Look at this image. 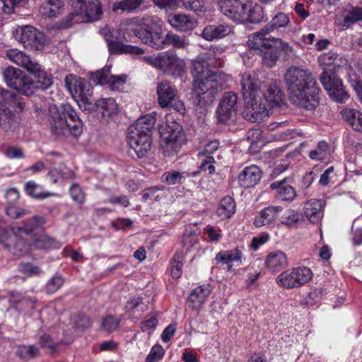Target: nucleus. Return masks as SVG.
Returning a JSON list of instances; mask_svg holds the SVG:
<instances>
[{
	"instance_id": "3c124183",
	"label": "nucleus",
	"mask_w": 362,
	"mask_h": 362,
	"mask_svg": "<svg viewBox=\"0 0 362 362\" xmlns=\"http://www.w3.org/2000/svg\"><path fill=\"white\" fill-rule=\"evenodd\" d=\"M2 3V10L5 13H11L15 11V8L19 6H25L28 0H0Z\"/></svg>"
},
{
	"instance_id": "8fccbe9b",
	"label": "nucleus",
	"mask_w": 362,
	"mask_h": 362,
	"mask_svg": "<svg viewBox=\"0 0 362 362\" xmlns=\"http://www.w3.org/2000/svg\"><path fill=\"white\" fill-rule=\"evenodd\" d=\"M330 148L327 142L322 141L318 143L316 149L310 151L309 155L310 158H315V156L320 157L319 158H324L329 156Z\"/></svg>"
},
{
	"instance_id": "338daca9",
	"label": "nucleus",
	"mask_w": 362,
	"mask_h": 362,
	"mask_svg": "<svg viewBox=\"0 0 362 362\" xmlns=\"http://www.w3.org/2000/svg\"><path fill=\"white\" fill-rule=\"evenodd\" d=\"M187 9L192 10L196 13L203 11V5L201 0H180Z\"/></svg>"
},
{
	"instance_id": "5fc2aeb1",
	"label": "nucleus",
	"mask_w": 362,
	"mask_h": 362,
	"mask_svg": "<svg viewBox=\"0 0 362 362\" xmlns=\"http://www.w3.org/2000/svg\"><path fill=\"white\" fill-rule=\"evenodd\" d=\"M164 188L165 187L163 186H154L146 188L143 192L142 198L145 201L148 199H153L155 202H159L161 197L158 192L160 191H163Z\"/></svg>"
},
{
	"instance_id": "4468645a",
	"label": "nucleus",
	"mask_w": 362,
	"mask_h": 362,
	"mask_svg": "<svg viewBox=\"0 0 362 362\" xmlns=\"http://www.w3.org/2000/svg\"><path fill=\"white\" fill-rule=\"evenodd\" d=\"M313 277L311 270L305 267L288 269L278 276L276 284L283 288L291 289L298 288L309 282Z\"/></svg>"
},
{
	"instance_id": "39448f33",
	"label": "nucleus",
	"mask_w": 362,
	"mask_h": 362,
	"mask_svg": "<svg viewBox=\"0 0 362 362\" xmlns=\"http://www.w3.org/2000/svg\"><path fill=\"white\" fill-rule=\"evenodd\" d=\"M242 93L245 101L243 117L251 122H260L268 117L265 100L258 90L260 80L255 72L244 74L241 79Z\"/></svg>"
},
{
	"instance_id": "e2e57ef3",
	"label": "nucleus",
	"mask_w": 362,
	"mask_h": 362,
	"mask_svg": "<svg viewBox=\"0 0 362 362\" xmlns=\"http://www.w3.org/2000/svg\"><path fill=\"white\" fill-rule=\"evenodd\" d=\"M69 193L74 202L78 204H82L84 202L85 194L77 183L73 184L71 185L69 189Z\"/></svg>"
},
{
	"instance_id": "cd10ccee",
	"label": "nucleus",
	"mask_w": 362,
	"mask_h": 362,
	"mask_svg": "<svg viewBox=\"0 0 362 362\" xmlns=\"http://www.w3.org/2000/svg\"><path fill=\"white\" fill-rule=\"evenodd\" d=\"M341 25L344 28L362 21V6L348 5L341 11Z\"/></svg>"
},
{
	"instance_id": "c03bdc74",
	"label": "nucleus",
	"mask_w": 362,
	"mask_h": 362,
	"mask_svg": "<svg viewBox=\"0 0 362 362\" xmlns=\"http://www.w3.org/2000/svg\"><path fill=\"white\" fill-rule=\"evenodd\" d=\"M240 258L241 253L238 249H234L230 251L220 252L216 256V260L223 264H229L232 262L239 261Z\"/></svg>"
},
{
	"instance_id": "393cba45",
	"label": "nucleus",
	"mask_w": 362,
	"mask_h": 362,
	"mask_svg": "<svg viewBox=\"0 0 362 362\" xmlns=\"http://www.w3.org/2000/svg\"><path fill=\"white\" fill-rule=\"evenodd\" d=\"M6 57L14 64L23 67L28 71L36 70L37 62L31 59L22 51L16 49H9L6 52Z\"/></svg>"
},
{
	"instance_id": "bb28decb",
	"label": "nucleus",
	"mask_w": 362,
	"mask_h": 362,
	"mask_svg": "<svg viewBox=\"0 0 362 362\" xmlns=\"http://www.w3.org/2000/svg\"><path fill=\"white\" fill-rule=\"evenodd\" d=\"M261 179V170L256 165L247 167L238 176V182L244 188L254 187Z\"/></svg>"
},
{
	"instance_id": "69168bd1",
	"label": "nucleus",
	"mask_w": 362,
	"mask_h": 362,
	"mask_svg": "<svg viewBox=\"0 0 362 362\" xmlns=\"http://www.w3.org/2000/svg\"><path fill=\"white\" fill-rule=\"evenodd\" d=\"M153 4L162 9H175L179 7L180 0H152Z\"/></svg>"
},
{
	"instance_id": "2eb2a0df",
	"label": "nucleus",
	"mask_w": 362,
	"mask_h": 362,
	"mask_svg": "<svg viewBox=\"0 0 362 362\" xmlns=\"http://www.w3.org/2000/svg\"><path fill=\"white\" fill-rule=\"evenodd\" d=\"M156 94L158 104L161 107H172L180 112L185 111L184 103L179 99L177 90L168 81H162L157 83Z\"/></svg>"
},
{
	"instance_id": "052dcab7",
	"label": "nucleus",
	"mask_w": 362,
	"mask_h": 362,
	"mask_svg": "<svg viewBox=\"0 0 362 362\" xmlns=\"http://www.w3.org/2000/svg\"><path fill=\"white\" fill-rule=\"evenodd\" d=\"M6 214L8 216L13 219L20 218L27 214H30V211L25 209H21L13 205L8 206L6 209Z\"/></svg>"
},
{
	"instance_id": "0eeeda50",
	"label": "nucleus",
	"mask_w": 362,
	"mask_h": 362,
	"mask_svg": "<svg viewBox=\"0 0 362 362\" xmlns=\"http://www.w3.org/2000/svg\"><path fill=\"white\" fill-rule=\"evenodd\" d=\"M155 124V117L146 115L128 128L127 142L139 158L146 156L151 148V134Z\"/></svg>"
},
{
	"instance_id": "ea45409f",
	"label": "nucleus",
	"mask_w": 362,
	"mask_h": 362,
	"mask_svg": "<svg viewBox=\"0 0 362 362\" xmlns=\"http://www.w3.org/2000/svg\"><path fill=\"white\" fill-rule=\"evenodd\" d=\"M235 211V204L231 197H223L217 208V215L221 219L230 218Z\"/></svg>"
},
{
	"instance_id": "a878e982",
	"label": "nucleus",
	"mask_w": 362,
	"mask_h": 362,
	"mask_svg": "<svg viewBox=\"0 0 362 362\" xmlns=\"http://www.w3.org/2000/svg\"><path fill=\"white\" fill-rule=\"evenodd\" d=\"M324 202L321 199H312L304 206V214L312 223H317L323 216Z\"/></svg>"
},
{
	"instance_id": "bf43d9fd",
	"label": "nucleus",
	"mask_w": 362,
	"mask_h": 362,
	"mask_svg": "<svg viewBox=\"0 0 362 362\" xmlns=\"http://www.w3.org/2000/svg\"><path fill=\"white\" fill-rule=\"evenodd\" d=\"M18 269L21 273L29 276L37 275L41 272L40 267L34 266L29 262H21L18 264Z\"/></svg>"
},
{
	"instance_id": "13d9d810",
	"label": "nucleus",
	"mask_w": 362,
	"mask_h": 362,
	"mask_svg": "<svg viewBox=\"0 0 362 362\" xmlns=\"http://www.w3.org/2000/svg\"><path fill=\"white\" fill-rule=\"evenodd\" d=\"M64 279L60 275H54L47 284V292L54 293L57 291L63 285Z\"/></svg>"
},
{
	"instance_id": "a18cd8bd",
	"label": "nucleus",
	"mask_w": 362,
	"mask_h": 362,
	"mask_svg": "<svg viewBox=\"0 0 362 362\" xmlns=\"http://www.w3.org/2000/svg\"><path fill=\"white\" fill-rule=\"evenodd\" d=\"M300 218V214L293 209H288L282 210L280 214L279 221L281 223L286 226H292L298 222Z\"/></svg>"
},
{
	"instance_id": "b1692460",
	"label": "nucleus",
	"mask_w": 362,
	"mask_h": 362,
	"mask_svg": "<svg viewBox=\"0 0 362 362\" xmlns=\"http://www.w3.org/2000/svg\"><path fill=\"white\" fill-rule=\"evenodd\" d=\"M91 106H86L84 112H91L93 111L100 112L103 117H110L115 115L118 110V106L112 98H100L95 103L91 100Z\"/></svg>"
},
{
	"instance_id": "f03ea898",
	"label": "nucleus",
	"mask_w": 362,
	"mask_h": 362,
	"mask_svg": "<svg viewBox=\"0 0 362 362\" xmlns=\"http://www.w3.org/2000/svg\"><path fill=\"white\" fill-rule=\"evenodd\" d=\"M122 25L127 31L132 32L144 44L156 49H163L170 45L176 49H185L189 45L188 38L184 35L168 32L163 36L157 18L134 17L126 19Z\"/></svg>"
},
{
	"instance_id": "4d7b16f0",
	"label": "nucleus",
	"mask_w": 362,
	"mask_h": 362,
	"mask_svg": "<svg viewBox=\"0 0 362 362\" xmlns=\"http://www.w3.org/2000/svg\"><path fill=\"white\" fill-rule=\"evenodd\" d=\"M219 142L216 140L209 141L199 151L198 156H204L206 158H214L213 153L218 149Z\"/></svg>"
},
{
	"instance_id": "0e129e2a",
	"label": "nucleus",
	"mask_w": 362,
	"mask_h": 362,
	"mask_svg": "<svg viewBox=\"0 0 362 362\" xmlns=\"http://www.w3.org/2000/svg\"><path fill=\"white\" fill-rule=\"evenodd\" d=\"M337 59V54L334 52L324 53L319 57V62L324 66H332L335 65Z\"/></svg>"
},
{
	"instance_id": "a19ab883",
	"label": "nucleus",
	"mask_w": 362,
	"mask_h": 362,
	"mask_svg": "<svg viewBox=\"0 0 362 362\" xmlns=\"http://www.w3.org/2000/svg\"><path fill=\"white\" fill-rule=\"evenodd\" d=\"M143 3L144 0H122L116 1L112 4V11L115 12L121 11L130 13L138 8Z\"/></svg>"
},
{
	"instance_id": "6e6d98bb",
	"label": "nucleus",
	"mask_w": 362,
	"mask_h": 362,
	"mask_svg": "<svg viewBox=\"0 0 362 362\" xmlns=\"http://www.w3.org/2000/svg\"><path fill=\"white\" fill-rule=\"evenodd\" d=\"M183 175L177 171L165 172L162 175V181L169 185L180 183Z\"/></svg>"
},
{
	"instance_id": "680f3d73",
	"label": "nucleus",
	"mask_w": 362,
	"mask_h": 362,
	"mask_svg": "<svg viewBox=\"0 0 362 362\" xmlns=\"http://www.w3.org/2000/svg\"><path fill=\"white\" fill-rule=\"evenodd\" d=\"M164 355V350L160 345L153 346L150 353L146 357V362H157L160 360Z\"/></svg>"
},
{
	"instance_id": "58836bf2",
	"label": "nucleus",
	"mask_w": 362,
	"mask_h": 362,
	"mask_svg": "<svg viewBox=\"0 0 362 362\" xmlns=\"http://www.w3.org/2000/svg\"><path fill=\"white\" fill-rule=\"evenodd\" d=\"M33 238L22 236L19 238H15L13 244H11L8 251L13 255H22L25 254L33 243Z\"/></svg>"
},
{
	"instance_id": "aec40b11",
	"label": "nucleus",
	"mask_w": 362,
	"mask_h": 362,
	"mask_svg": "<svg viewBox=\"0 0 362 362\" xmlns=\"http://www.w3.org/2000/svg\"><path fill=\"white\" fill-rule=\"evenodd\" d=\"M92 80L97 84H108L112 90H120L126 81L124 76L110 74V68L107 66L93 74Z\"/></svg>"
},
{
	"instance_id": "423d86ee",
	"label": "nucleus",
	"mask_w": 362,
	"mask_h": 362,
	"mask_svg": "<svg viewBox=\"0 0 362 362\" xmlns=\"http://www.w3.org/2000/svg\"><path fill=\"white\" fill-rule=\"evenodd\" d=\"M48 122L51 134L56 137L65 136L68 132L77 137L83 132V123L69 103L49 105Z\"/></svg>"
},
{
	"instance_id": "2f4dec72",
	"label": "nucleus",
	"mask_w": 362,
	"mask_h": 362,
	"mask_svg": "<svg viewBox=\"0 0 362 362\" xmlns=\"http://www.w3.org/2000/svg\"><path fill=\"white\" fill-rule=\"evenodd\" d=\"M265 264L269 270L279 271L288 266L287 256L281 250L271 252L266 258Z\"/></svg>"
},
{
	"instance_id": "6ab92c4d",
	"label": "nucleus",
	"mask_w": 362,
	"mask_h": 362,
	"mask_svg": "<svg viewBox=\"0 0 362 362\" xmlns=\"http://www.w3.org/2000/svg\"><path fill=\"white\" fill-rule=\"evenodd\" d=\"M218 5L221 12L224 16L235 22L244 23L247 1L221 0Z\"/></svg>"
},
{
	"instance_id": "412c9836",
	"label": "nucleus",
	"mask_w": 362,
	"mask_h": 362,
	"mask_svg": "<svg viewBox=\"0 0 362 362\" xmlns=\"http://www.w3.org/2000/svg\"><path fill=\"white\" fill-rule=\"evenodd\" d=\"M47 219L45 217L41 216H34L32 218L23 221V226H12L13 233L17 238L25 236L33 238V232L38 228L45 225Z\"/></svg>"
},
{
	"instance_id": "e433bc0d",
	"label": "nucleus",
	"mask_w": 362,
	"mask_h": 362,
	"mask_svg": "<svg viewBox=\"0 0 362 362\" xmlns=\"http://www.w3.org/2000/svg\"><path fill=\"white\" fill-rule=\"evenodd\" d=\"M245 10L246 16H244V22L247 21L252 23H257L262 21L264 11L263 8L260 5L253 4L251 1L247 0Z\"/></svg>"
},
{
	"instance_id": "603ef678",
	"label": "nucleus",
	"mask_w": 362,
	"mask_h": 362,
	"mask_svg": "<svg viewBox=\"0 0 362 362\" xmlns=\"http://www.w3.org/2000/svg\"><path fill=\"white\" fill-rule=\"evenodd\" d=\"M15 238H18L13 234L12 229L11 231H8L6 228L0 226V243L8 250L11 244H13Z\"/></svg>"
},
{
	"instance_id": "37998d69",
	"label": "nucleus",
	"mask_w": 362,
	"mask_h": 362,
	"mask_svg": "<svg viewBox=\"0 0 362 362\" xmlns=\"http://www.w3.org/2000/svg\"><path fill=\"white\" fill-rule=\"evenodd\" d=\"M240 258L241 253L238 249H234L230 251L220 252L216 256V260L223 264H229L232 262L239 261Z\"/></svg>"
},
{
	"instance_id": "ddd939ff",
	"label": "nucleus",
	"mask_w": 362,
	"mask_h": 362,
	"mask_svg": "<svg viewBox=\"0 0 362 362\" xmlns=\"http://www.w3.org/2000/svg\"><path fill=\"white\" fill-rule=\"evenodd\" d=\"M2 75L6 85L19 93L25 95H30L34 93L35 85L33 80L21 70L8 66L2 71Z\"/></svg>"
},
{
	"instance_id": "774afa93",
	"label": "nucleus",
	"mask_w": 362,
	"mask_h": 362,
	"mask_svg": "<svg viewBox=\"0 0 362 362\" xmlns=\"http://www.w3.org/2000/svg\"><path fill=\"white\" fill-rule=\"evenodd\" d=\"M40 341L41 346L44 349H46L49 352H53L57 349L56 344L52 341V339L48 335H42L40 337Z\"/></svg>"
},
{
	"instance_id": "de8ad7c7",
	"label": "nucleus",
	"mask_w": 362,
	"mask_h": 362,
	"mask_svg": "<svg viewBox=\"0 0 362 362\" xmlns=\"http://www.w3.org/2000/svg\"><path fill=\"white\" fill-rule=\"evenodd\" d=\"M38 187L37 184H36L33 181L28 182L25 185V190L26 193L32 197L34 199H42L45 198H48L50 197H53L55 195L53 192H41V193H36L35 189Z\"/></svg>"
},
{
	"instance_id": "72a5a7b5",
	"label": "nucleus",
	"mask_w": 362,
	"mask_h": 362,
	"mask_svg": "<svg viewBox=\"0 0 362 362\" xmlns=\"http://www.w3.org/2000/svg\"><path fill=\"white\" fill-rule=\"evenodd\" d=\"M286 178L271 184L270 187L276 190V197L283 201H292L296 196V191L291 185H286Z\"/></svg>"
},
{
	"instance_id": "f8f14e48",
	"label": "nucleus",
	"mask_w": 362,
	"mask_h": 362,
	"mask_svg": "<svg viewBox=\"0 0 362 362\" xmlns=\"http://www.w3.org/2000/svg\"><path fill=\"white\" fill-rule=\"evenodd\" d=\"M13 36L24 48L30 51L42 50L47 41L43 33L30 25L18 27L13 33Z\"/></svg>"
},
{
	"instance_id": "c9c22d12",
	"label": "nucleus",
	"mask_w": 362,
	"mask_h": 362,
	"mask_svg": "<svg viewBox=\"0 0 362 362\" xmlns=\"http://www.w3.org/2000/svg\"><path fill=\"white\" fill-rule=\"evenodd\" d=\"M230 32V28L225 25H210L206 26L202 31V36L206 40L211 41L214 39L221 38L226 36Z\"/></svg>"
},
{
	"instance_id": "9b49d317",
	"label": "nucleus",
	"mask_w": 362,
	"mask_h": 362,
	"mask_svg": "<svg viewBox=\"0 0 362 362\" xmlns=\"http://www.w3.org/2000/svg\"><path fill=\"white\" fill-rule=\"evenodd\" d=\"M160 146L164 156H173L181 148L182 144V127L177 123L166 124L160 129Z\"/></svg>"
},
{
	"instance_id": "473e14b6",
	"label": "nucleus",
	"mask_w": 362,
	"mask_h": 362,
	"mask_svg": "<svg viewBox=\"0 0 362 362\" xmlns=\"http://www.w3.org/2000/svg\"><path fill=\"white\" fill-rule=\"evenodd\" d=\"M168 22L173 28L180 31L191 30L194 27V21L184 13H175L168 16Z\"/></svg>"
},
{
	"instance_id": "a211bd4d",
	"label": "nucleus",
	"mask_w": 362,
	"mask_h": 362,
	"mask_svg": "<svg viewBox=\"0 0 362 362\" xmlns=\"http://www.w3.org/2000/svg\"><path fill=\"white\" fill-rule=\"evenodd\" d=\"M320 81L334 100L344 103L348 99L349 95L344 89L341 80L332 72L324 71L321 74Z\"/></svg>"
},
{
	"instance_id": "f3484780",
	"label": "nucleus",
	"mask_w": 362,
	"mask_h": 362,
	"mask_svg": "<svg viewBox=\"0 0 362 362\" xmlns=\"http://www.w3.org/2000/svg\"><path fill=\"white\" fill-rule=\"evenodd\" d=\"M238 96L232 92L225 93L216 110L217 121L228 124L235 119L237 112Z\"/></svg>"
},
{
	"instance_id": "c756f323",
	"label": "nucleus",
	"mask_w": 362,
	"mask_h": 362,
	"mask_svg": "<svg viewBox=\"0 0 362 362\" xmlns=\"http://www.w3.org/2000/svg\"><path fill=\"white\" fill-rule=\"evenodd\" d=\"M64 9V4L62 0H46L39 6V13L44 18H56Z\"/></svg>"
},
{
	"instance_id": "dca6fc26",
	"label": "nucleus",
	"mask_w": 362,
	"mask_h": 362,
	"mask_svg": "<svg viewBox=\"0 0 362 362\" xmlns=\"http://www.w3.org/2000/svg\"><path fill=\"white\" fill-rule=\"evenodd\" d=\"M72 8H76L79 16L77 21L92 22L100 18L103 11L98 0H69Z\"/></svg>"
},
{
	"instance_id": "c85d7f7f",
	"label": "nucleus",
	"mask_w": 362,
	"mask_h": 362,
	"mask_svg": "<svg viewBox=\"0 0 362 362\" xmlns=\"http://www.w3.org/2000/svg\"><path fill=\"white\" fill-rule=\"evenodd\" d=\"M283 208L281 206H270L264 208L259 213V215L255 218L254 224L257 227H261L279 219L280 214L282 212Z\"/></svg>"
},
{
	"instance_id": "4be33fe9",
	"label": "nucleus",
	"mask_w": 362,
	"mask_h": 362,
	"mask_svg": "<svg viewBox=\"0 0 362 362\" xmlns=\"http://www.w3.org/2000/svg\"><path fill=\"white\" fill-rule=\"evenodd\" d=\"M259 92L262 94V98L270 104L274 105H279L283 99V93L276 82L268 81L262 82L260 81V87L258 88Z\"/></svg>"
},
{
	"instance_id": "49530a36",
	"label": "nucleus",
	"mask_w": 362,
	"mask_h": 362,
	"mask_svg": "<svg viewBox=\"0 0 362 362\" xmlns=\"http://www.w3.org/2000/svg\"><path fill=\"white\" fill-rule=\"evenodd\" d=\"M39 349L34 345H22L19 346L17 351L16 355L22 359L30 360L37 356Z\"/></svg>"
},
{
	"instance_id": "1a4fd4ad",
	"label": "nucleus",
	"mask_w": 362,
	"mask_h": 362,
	"mask_svg": "<svg viewBox=\"0 0 362 362\" xmlns=\"http://www.w3.org/2000/svg\"><path fill=\"white\" fill-rule=\"evenodd\" d=\"M144 60L164 74L172 76H180L184 71L185 66V61L173 51L146 56Z\"/></svg>"
},
{
	"instance_id": "f257e3e1",
	"label": "nucleus",
	"mask_w": 362,
	"mask_h": 362,
	"mask_svg": "<svg viewBox=\"0 0 362 362\" xmlns=\"http://www.w3.org/2000/svg\"><path fill=\"white\" fill-rule=\"evenodd\" d=\"M209 66L210 63L206 59H199L194 62L192 71L194 77L193 104L201 114L204 113L206 107L213 103L226 82L222 72L213 71Z\"/></svg>"
},
{
	"instance_id": "9d476101",
	"label": "nucleus",
	"mask_w": 362,
	"mask_h": 362,
	"mask_svg": "<svg viewBox=\"0 0 362 362\" xmlns=\"http://www.w3.org/2000/svg\"><path fill=\"white\" fill-rule=\"evenodd\" d=\"M65 87L77 101L80 109L84 112L88 105H91L93 88L86 79L69 74L64 79Z\"/></svg>"
},
{
	"instance_id": "7c9ffc66",
	"label": "nucleus",
	"mask_w": 362,
	"mask_h": 362,
	"mask_svg": "<svg viewBox=\"0 0 362 362\" xmlns=\"http://www.w3.org/2000/svg\"><path fill=\"white\" fill-rule=\"evenodd\" d=\"M211 292V288L209 284L202 285L194 288L188 297L189 301L192 303V308L199 309Z\"/></svg>"
},
{
	"instance_id": "09e8293b",
	"label": "nucleus",
	"mask_w": 362,
	"mask_h": 362,
	"mask_svg": "<svg viewBox=\"0 0 362 362\" xmlns=\"http://www.w3.org/2000/svg\"><path fill=\"white\" fill-rule=\"evenodd\" d=\"M79 13L76 8H73V11L60 22L58 23L57 28L64 29L70 28L74 23H83L82 21H77Z\"/></svg>"
},
{
	"instance_id": "6e6552de",
	"label": "nucleus",
	"mask_w": 362,
	"mask_h": 362,
	"mask_svg": "<svg viewBox=\"0 0 362 362\" xmlns=\"http://www.w3.org/2000/svg\"><path fill=\"white\" fill-rule=\"evenodd\" d=\"M0 129L4 132L15 131L19 126L21 117L7 105L21 112L25 107L22 97L8 90L0 89Z\"/></svg>"
},
{
	"instance_id": "4c0bfd02",
	"label": "nucleus",
	"mask_w": 362,
	"mask_h": 362,
	"mask_svg": "<svg viewBox=\"0 0 362 362\" xmlns=\"http://www.w3.org/2000/svg\"><path fill=\"white\" fill-rule=\"evenodd\" d=\"M28 72L36 78L37 84L40 88L47 89L53 83L52 75L47 73L38 62L36 70H30Z\"/></svg>"
},
{
	"instance_id": "79ce46f5",
	"label": "nucleus",
	"mask_w": 362,
	"mask_h": 362,
	"mask_svg": "<svg viewBox=\"0 0 362 362\" xmlns=\"http://www.w3.org/2000/svg\"><path fill=\"white\" fill-rule=\"evenodd\" d=\"M33 245L38 249H54L60 247L59 243L54 238L47 235H41L37 238H33Z\"/></svg>"
},
{
	"instance_id": "f704fd0d",
	"label": "nucleus",
	"mask_w": 362,
	"mask_h": 362,
	"mask_svg": "<svg viewBox=\"0 0 362 362\" xmlns=\"http://www.w3.org/2000/svg\"><path fill=\"white\" fill-rule=\"evenodd\" d=\"M341 115L354 130L362 132V112L355 110L346 108L341 111Z\"/></svg>"
},
{
	"instance_id": "7ed1b4c3",
	"label": "nucleus",
	"mask_w": 362,
	"mask_h": 362,
	"mask_svg": "<svg viewBox=\"0 0 362 362\" xmlns=\"http://www.w3.org/2000/svg\"><path fill=\"white\" fill-rule=\"evenodd\" d=\"M284 81L291 102L306 110H314L319 104L320 88L313 73L297 66H289Z\"/></svg>"
},
{
	"instance_id": "5701e85b",
	"label": "nucleus",
	"mask_w": 362,
	"mask_h": 362,
	"mask_svg": "<svg viewBox=\"0 0 362 362\" xmlns=\"http://www.w3.org/2000/svg\"><path fill=\"white\" fill-rule=\"evenodd\" d=\"M112 33H107L105 35V42L107 45L109 52L111 54H130L134 55H141L144 53V49L134 45H124L117 40L112 39Z\"/></svg>"
},
{
	"instance_id": "864d4df0",
	"label": "nucleus",
	"mask_w": 362,
	"mask_h": 362,
	"mask_svg": "<svg viewBox=\"0 0 362 362\" xmlns=\"http://www.w3.org/2000/svg\"><path fill=\"white\" fill-rule=\"evenodd\" d=\"M120 322L119 318L115 317L113 315L106 316L101 325V327L107 332H112L117 329Z\"/></svg>"
},
{
	"instance_id": "20e7f679",
	"label": "nucleus",
	"mask_w": 362,
	"mask_h": 362,
	"mask_svg": "<svg viewBox=\"0 0 362 362\" xmlns=\"http://www.w3.org/2000/svg\"><path fill=\"white\" fill-rule=\"evenodd\" d=\"M289 23V17L286 13H278L264 28L249 36L247 42L248 46L262 55L264 59L270 60L272 64L275 63L279 57L276 49L281 48L288 52L291 48L288 43L269 35L276 30L285 28Z\"/></svg>"
}]
</instances>
